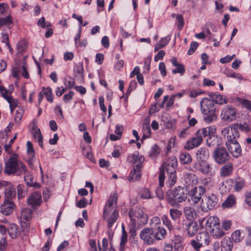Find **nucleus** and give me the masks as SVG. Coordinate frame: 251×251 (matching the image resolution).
<instances>
[{"instance_id":"473e14b6","label":"nucleus","mask_w":251,"mask_h":251,"mask_svg":"<svg viewBox=\"0 0 251 251\" xmlns=\"http://www.w3.org/2000/svg\"><path fill=\"white\" fill-rule=\"evenodd\" d=\"M141 169L136 170L135 168H133L131 170L130 175L128 177V180L129 181L138 180L141 177V174L140 173V170Z\"/></svg>"},{"instance_id":"4d7b16f0","label":"nucleus","mask_w":251,"mask_h":251,"mask_svg":"<svg viewBox=\"0 0 251 251\" xmlns=\"http://www.w3.org/2000/svg\"><path fill=\"white\" fill-rule=\"evenodd\" d=\"M161 224V220L160 219L157 217V216H154L153 217L150 221V225L151 226V227H153V226H156V227L157 226H160Z\"/></svg>"},{"instance_id":"680f3d73","label":"nucleus","mask_w":251,"mask_h":251,"mask_svg":"<svg viewBox=\"0 0 251 251\" xmlns=\"http://www.w3.org/2000/svg\"><path fill=\"white\" fill-rule=\"evenodd\" d=\"M27 152L30 155V157L34 156V150L33 148L32 143L30 141H27L26 143Z\"/></svg>"},{"instance_id":"7c9ffc66","label":"nucleus","mask_w":251,"mask_h":251,"mask_svg":"<svg viewBox=\"0 0 251 251\" xmlns=\"http://www.w3.org/2000/svg\"><path fill=\"white\" fill-rule=\"evenodd\" d=\"M153 229L154 230V234L156 240H161L165 238L167 231L163 227L157 226L156 228H153Z\"/></svg>"},{"instance_id":"e433bc0d","label":"nucleus","mask_w":251,"mask_h":251,"mask_svg":"<svg viewBox=\"0 0 251 251\" xmlns=\"http://www.w3.org/2000/svg\"><path fill=\"white\" fill-rule=\"evenodd\" d=\"M226 127L234 128L236 129L237 131H238V129L245 132H249L251 130L250 126L246 123L243 124H236L231 126H226Z\"/></svg>"},{"instance_id":"c85d7f7f","label":"nucleus","mask_w":251,"mask_h":251,"mask_svg":"<svg viewBox=\"0 0 251 251\" xmlns=\"http://www.w3.org/2000/svg\"><path fill=\"white\" fill-rule=\"evenodd\" d=\"M206 144L209 147L218 146L221 145V142L220 138L215 134H212L206 139Z\"/></svg>"},{"instance_id":"f3484780","label":"nucleus","mask_w":251,"mask_h":251,"mask_svg":"<svg viewBox=\"0 0 251 251\" xmlns=\"http://www.w3.org/2000/svg\"><path fill=\"white\" fill-rule=\"evenodd\" d=\"M202 141V137L196 134V136L190 138L187 141L184 146V148L186 150H190L199 147L201 144Z\"/></svg>"},{"instance_id":"6e6d98bb","label":"nucleus","mask_w":251,"mask_h":251,"mask_svg":"<svg viewBox=\"0 0 251 251\" xmlns=\"http://www.w3.org/2000/svg\"><path fill=\"white\" fill-rule=\"evenodd\" d=\"M195 177V176L193 174H190L188 176V177L186 178V183L187 184V187L190 186L191 185L193 186L196 183V180H194Z\"/></svg>"},{"instance_id":"c756f323","label":"nucleus","mask_w":251,"mask_h":251,"mask_svg":"<svg viewBox=\"0 0 251 251\" xmlns=\"http://www.w3.org/2000/svg\"><path fill=\"white\" fill-rule=\"evenodd\" d=\"M210 233L211 235L215 238H220L225 234V233L221 226L220 224H218L217 226H216L211 229L210 230Z\"/></svg>"},{"instance_id":"79ce46f5","label":"nucleus","mask_w":251,"mask_h":251,"mask_svg":"<svg viewBox=\"0 0 251 251\" xmlns=\"http://www.w3.org/2000/svg\"><path fill=\"white\" fill-rule=\"evenodd\" d=\"M32 211L29 208H25L22 210L21 218L26 221H28L32 217Z\"/></svg>"},{"instance_id":"6ab92c4d","label":"nucleus","mask_w":251,"mask_h":251,"mask_svg":"<svg viewBox=\"0 0 251 251\" xmlns=\"http://www.w3.org/2000/svg\"><path fill=\"white\" fill-rule=\"evenodd\" d=\"M14 208V203L7 200H5L3 204L0 206V212L4 215H8L10 214Z\"/></svg>"},{"instance_id":"37998d69","label":"nucleus","mask_w":251,"mask_h":251,"mask_svg":"<svg viewBox=\"0 0 251 251\" xmlns=\"http://www.w3.org/2000/svg\"><path fill=\"white\" fill-rule=\"evenodd\" d=\"M140 197L144 199H151L154 197L153 193L150 189H142L139 192Z\"/></svg>"},{"instance_id":"4c0bfd02","label":"nucleus","mask_w":251,"mask_h":251,"mask_svg":"<svg viewBox=\"0 0 251 251\" xmlns=\"http://www.w3.org/2000/svg\"><path fill=\"white\" fill-rule=\"evenodd\" d=\"M25 181L29 187H39L40 184L33 181V177L31 175H26L24 176Z\"/></svg>"},{"instance_id":"e2e57ef3","label":"nucleus","mask_w":251,"mask_h":251,"mask_svg":"<svg viewBox=\"0 0 251 251\" xmlns=\"http://www.w3.org/2000/svg\"><path fill=\"white\" fill-rule=\"evenodd\" d=\"M129 225L131 226V227L129 229V233L131 234V236H134L136 234V230L137 229L140 228L143 226H138V225H132L131 224V222L129 223Z\"/></svg>"},{"instance_id":"a878e982","label":"nucleus","mask_w":251,"mask_h":251,"mask_svg":"<svg viewBox=\"0 0 251 251\" xmlns=\"http://www.w3.org/2000/svg\"><path fill=\"white\" fill-rule=\"evenodd\" d=\"M233 244L229 237H225L221 241V251H231Z\"/></svg>"},{"instance_id":"2eb2a0df","label":"nucleus","mask_w":251,"mask_h":251,"mask_svg":"<svg viewBox=\"0 0 251 251\" xmlns=\"http://www.w3.org/2000/svg\"><path fill=\"white\" fill-rule=\"evenodd\" d=\"M225 188L234 187V188H242L246 186L245 181L241 177L236 178L235 180L228 179L223 183Z\"/></svg>"},{"instance_id":"ea45409f","label":"nucleus","mask_w":251,"mask_h":251,"mask_svg":"<svg viewBox=\"0 0 251 251\" xmlns=\"http://www.w3.org/2000/svg\"><path fill=\"white\" fill-rule=\"evenodd\" d=\"M169 214L173 221H176L180 219L182 212L176 208H171L169 210Z\"/></svg>"},{"instance_id":"49530a36","label":"nucleus","mask_w":251,"mask_h":251,"mask_svg":"<svg viewBox=\"0 0 251 251\" xmlns=\"http://www.w3.org/2000/svg\"><path fill=\"white\" fill-rule=\"evenodd\" d=\"M237 101L242 106L251 111V101L248 100L238 98Z\"/></svg>"},{"instance_id":"a211bd4d","label":"nucleus","mask_w":251,"mask_h":251,"mask_svg":"<svg viewBox=\"0 0 251 251\" xmlns=\"http://www.w3.org/2000/svg\"><path fill=\"white\" fill-rule=\"evenodd\" d=\"M200 106L202 113H207L211 111H215L214 103L207 98H203L201 100Z\"/></svg>"},{"instance_id":"09e8293b","label":"nucleus","mask_w":251,"mask_h":251,"mask_svg":"<svg viewBox=\"0 0 251 251\" xmlns=\"http://www.w3.org/2000/svg\"><path fill=\"white\" fill-rule=\"evenodd\" d=\"M42 92L44 95L46 96V99L48 101L52 102L53 101V98L52 96V90L50 88L48 87L47 89L43 88Z\"/></svg>"},{"instance_id":"5fc2aeb1","label":"nucleus","mask_w":251,"mask_h":251,"mask_svg":"<svg viewBox=\"0 0 251 251\" xmlns=\"http://www.w3.org/2000/svg\"><path fill=\"white\" fill-rule=\"evenodd\" d=\"M185 71V69L184 65L182 64H179L176 66V69L172 71V73L174 74L179 73L181 75H182L184 74Z\"/></svg>"},{"instance_id":"5701e85b","label":"nucleus","mask_w":251,"mask_h":251,"mask_svg":"<svg viewBox=\"0 0 251 251\" xmlns=\"http://www.w3.org/2000/svg\"><path fill=\"white\" fill-rule=\"evenodd\" d=\"M21 231L20 227L15 224H11L7 227V232L12 239L16 238L20 234Z\"/></svg>"},{"instance_id":"aec40b11","label":"nucleus","mask_w":251,"mask_h":251,"mask_svg":"<svg viewBox=\"0 0 251 251\" xmlns=\"http://www.w3.org/2000/svg\"><path fill=\"white\" fill-rule=\"evenodd\" d=\"M32 125L33 126L31 128V132L33 134V136L35 139L37 141L39 145L41 148H43V137L41 134L40 129L38 128L36 123H35V121H33Z\"/></svg>"},{"instance_id":"de8ad7c7","label":"nucleus","mask_w":251,"mask_h":251,"mask_svg":"<svg viewBox=\"0 0 251 251\" xmlns=\"http://www.w3.org/2000/svg\"><path fill=\"white\" fill-rule=\"evenodd\" d=\"M235 202V198L233 195H230L223 202V206L224 207H230Z\"/></svg>"},{"instance_id":"f03ea898","label":"nucleus","mask_w":251,"mask_h":251,"mask_svg":"<svg viewBox=\"0 0 251 251\" xmlns=\"http://www.w3.org/2000/svg\"><path fill=\"white\" fill-rule=\"evenodd\" d=\"M177 160L176 157H171L165 163L162 165V169L160 170L159 175V183L161 187L164 186L165 178V171L169 175L168 179L166 182L167 186L171 187L174 185L176 179V174Z\"/></svg>"},{"instance_id":"0eeeda50","label":"nucleus","mask_w":251,"mask_h":251,"mask_svg":"<svg viewBox=\"0 0 251 251\" xmlns=\"http://www.w3.org/2000/svg\"><path fill=\"white\" fill-rule=\"evenodd\" d=\"M166 194L170 201L177 202H181L187 199V189H169Z\"/></svg>"},{"instance_id":"338daca9","label":"nucleus","mask_w":251,"mask_h":251,"mask_svg":"<svg viewBox=\"0 0 251 251\" xmlns=\"http://www.w3.org/2000/svg\"><path fill=\"white\" fill-rule=\"evenodd\" d=\"M151 58V56H148L146 58L144 62V72L148 73L150 71V64Z\"/></svg>"},{"instance_id":"423d86ee","label":"nucleus","mask_w":251,"mask_h":251,"mask_svg":"<svg viewBox=\"0 0 251 251\" xmlns=\"http://www.w3.org/2000/svg\"><path fill=\"white\" fill-rule=\"evenodd\" d=\"M194 171L200 172L205 175L212 176L215 170L213 165L206 161H197L193 165Z\"/></svg>"},{"instance_id":"ddd939ff","label":"nucleus","mask_w":251,"mask_h":251,"mask_svg":"<svg viewBox=\"0 0 251 251\" xmlns=\"http://www.w3.org/2000/svg\"><path fill=\"white\" fill-rule=\"evenodd\" d=\"M145 160V158L143 156H139V152L136 151H134L132 154L128 156L127 161L132 164L137 163L136 165L134 166L136 170L141 169L142 167V163Z\"/></svg>"},{"instance_id":"2f4dec72","label":"nucleus","mask_w":251,"mask_h":251,"mask_svg":"<svg viewBox=\"0 0 251 251\" xmlns=\"http://www.w3.org/2000/svg\"><path fill=\"white\" fill-rule=\"evenodd\" d=\"M219 220L216 216H212L206 220L205 223L206 228L209 227L210 229L219 224Z\"/></svg>"},{"instance_id":"c03bdc74","label":"nucleus","mask_w":251,"mask_h":251,"mask_svg":"<svg viewBox=\"0 0 251 251\" xmlns=\"http://www.w3.org/2000/svg\"><path fill=\"white\" fill-rule=\"evenodd\" d=\"M159 153L160 150L159 147L156 145H154L150 151L149 154L151 158L154 159L158 155Z\"/></svg>"},{"instance_id":"bb28decb","label":"nucleus","mask_w":251,"mask_h":251,"mask_svg":"<svg viewBox=\"0 0 251 251\" xmlns=\"http://www.w3.org/2000/svg\"><path fill=\"white\" fill-rule=\"evenodd\" d=\"M209 156V151L205 148L199 149L196 153L197 161H206V160L208 158Z\"/></svg>"},{"instance_id":"13d9d810","label":"nucleus","mask_w":251,"mask_h":251,"mask_svg":"<svg viewBox=\"0 0 251 251\" xmlns=\"http://www.w3.org/2000/svg\"><path fill=\"white\" fill-rule=\"evenodd\" d=\"M12 20L10 16H8L5 18H0V28L1 26L11 24Z\"/></svg>"},{"instance_id":"c9c22d12","label":"nucleus","mask_w":251,"mask_h":251,"mask_svg":"<svg viewBox=\"0 0 251 251\" xmlns=\"http://www.w3.org/2000/svg\"><path fill=\"white\" fill-rule=\"evenodd\" d=\"M203 114L205 115L203 120L206 123H211L217 119L215 111H211V112H208L207 113Z\"/></svg>"},{"instance_id":"9d476101","label":"nucleus","mask_w":251,"mask_h":251,"mask_svg":"<svg viewBox=\"0 0 251 251\" xmlns=\"http://www.w3.org/2000/svg\"><path fill=\"white\" fill-rule=\"evenodd\" d=\"M153 227H146L142 229L140 233V237L148 245H152L156 241Z\"/></svg>"},{"instance_id":"7ed1b4c3","label":"nucleus","mask_w":251,"mask_h":251,"mask_svg":"<svg viewBox=\"0 0 251 251\" xmlns=\"http://www.w3.org/2000/svg\"><path fill=\"white\" fill-rule=\"evenodd\" d=\"M4 173L8 176H20L27 172L25 165L18 159V155L14 154L5 161Z\"/></svg>"},{"instance_id":"72a5a7b5","label":"nucleus","mask_w":251,"mask_h":251,"mask_svg":"<svg viewBox=\"0 0 251 251\" xmlns=\"http://www.w3.org/2000/svg\"><path fill=\"white\" fill-rule=\"evenodd\" d=\"M245 234L243 231L237 230L235 231L231 235L232 240L235 243H239L244 238Z\"/></svg>"},{"instance_id":"69168bd1","label":"nucleus","mask_w":251,"mask_h":251,"mask_svg":"<svg viewBox=\"0 0 251 251\" xmlns=\"http://www.w3.org/2000/svg\"><path fill=\"white\" fill-rule=\"evenodd\" d=\"M127 241V233H122L121 238V242H120V248L121 249H124L125 244L126 243Z\"/></svg>"},{"instance_id":"393cba45","label":"nucleus","mask_w":251,"mask_h":251,"mask_svg":"<svg viewBox=\"0 0 251 251\" xmlns=\"http://www.w3.org/2000/svg\"><path fill=\"white\" fill-rule=\"evenodd\" d=\"M174 251H183L184 245L182 242V237L180 235H175L172 241Z\"/></svg>"},{"instance_id":"39448f33","label":"nucleus","mask_w":251,"mask_h":251,"mask_svg":"<svg viewBox=\"0 0 251 251\" xmlns=\"http://www.w3.org/2000/svg\"><path fill=\"white\" fill-rule=\"evenodd\" d=\"M128 216L132 225L144 226L148 221V215L144 212L143 208L135 207L130 209Z\"/></svg>"},{"instance_id":"20e7f679","label":"nucleus","mask_w":251,"mask_h":251,"mask_svg":"<svg viewBox=\"0 0 251 251\" xmlns=\"http://www.w3.org/2000/svg\"><path fill=\"white\" fill-rule=\"evenodd\" d=\"M118 194L114 193L111 194L103 209V216L108 223V228L110 229L116 222L119 216V212L115 209L117 204Z\"/></svg>"},{"instance_id":"6e6552de","label":"nucleus","mask_w":251,"mask_h":251,"mask_svg":"<svg viewBox=\"0 0 251 251\" xmlns=\"http://www.w3.org/2000/svg\"><path fill=\"white\" fill-rule=\"evenodd\" d=\"M181 225L182 229L189 237L194 236L199 231V226L196 221L182 220Z\"/></svg>"},{"instance_id":"a18cd8bd","label":"nucleus","mask_w":251,"mask_h":251,"mask_svg":"<svg viewBox=\"0 0 251 251\" xmlns=\"http://www.w3.org/2000/svg\"><path fill=\"white\" fill-rule=\"evenodd\" d=\"M6 100L9 103L10 110L12 113L13 112V110L16 107L18 108V107H19L18 100L13 99L11 97H7Z\"/></svg>"},{"instance_id":"052dcab7","label":"nucleus","mask_w":251,"mask_h":251,"mask_svg":"<svg viewBox=\"0 0 251 251\" xmlns=\"http://www.w3.org/2000/svg\"><path fill=\"white\" fill-rule=\"evenodd\" d=\"M198 47V43L197 42H192L187 51L188 55L192 54Z\"/></svg>"},{"instance_id":"4be33fe9","label":"nucleus","mask_w":251,"mask_h":251,"mask_svg":"<svg viewBox=\"0 0 251 251\" xmlns=\"http://www.w3.org/2000/svg\"><path fill=\"white\" fill-rule=\"evenodd\" d=\"M183 213L185 217L184 220L194 221L197 216L195 209L191 206H186L184 207Z\"/></svg>"},{"instance_id":"4468645a","label":"nucleus","mask_w":251,"mask_h":251,"mask_svg":"<svg viewBox=\"0 0 251 251\" xmlns=\"http://www.w3.org/2000/svg\"><path fill=\"white\" fill-rule=\"evenodd\" d=\"M42 202V196L40 193L34 192L31 194L27 200L28 205L33 208H36L39 206Z\"/></svg>"},{"instance_id":"864d4df0","label":"nucleus","mask_w":251,"mask_h":251,"mask_svg":"<svg viewBox=\"0 0 251 251\" xmlns=\"http://www.w3.org/2000/svg\"><path fill=\"white\" fill-rule=\"evenodd\" d=\"M16 48L19 52L21 53L24 52L26 50V45L25 43L23 41L19 42L17 45Z\"/></svg>"},{"instance_id":"f704fd0d","label":"nucleus","mask_w":251,"mask_h":251,"mask_svg":"<svg viewBox=\"0 0 251 251\" xmlns=\"http://www.w3.org/2000/svg\"><path fill=\"white\" fill-rule=\"evenodd\" d=\"M161 220L163 225H164L170 231L174 229V226L169 218L167 215L164 214L161 217Z\"/></svg>"},{"instance_id":"cd10ccee","label":"nucleus","mask_w":251,"mask_h":251,"mask_svg":"<svg viewBox=\"0 0 251 251\" xmlns=\"http://www.w3.org/2000/svg\"><path fill=\"white\" fill-rule=\"evenodd\" d=\"M196 239L203 246L208 245L210 241V237L208 233L200 232L196 236Z\"/></svg>"},{"instance_id":"b1692460","label":"nucleus","mask_w":251,"mask_h":251,"mask_svg":"<svg viewBox=\"0 0 251 251\" xmlns=\"http://www.w3.org/2000/svg\"><path fill=\"white\" fill-rule=\"evenodd\" d=\"M216 132V128L212 126H208L206 127L202 128L199 130H198L196 132V134L198 136H200L202 137L208 136L209 137L212 134H215Z\"/></svg>"},{"instance_id":"dca6fc26","label":"nucleus","mask_w":251,"mask_h":251,"mask_svg":"<svg viewBox=\"0 0 251 251\" xmlns=\"http://www.w3.org/2000/svg\"><path fill=\"white\" fill-rule=\"evenodd\" d=\"M204 201L207 207H205L204 205H201V208L203 211H207L209 210L213 209L216 206L218 199L215 194H212L210 196H207Z\"/></svg>"},{"instance_id":"f8f14e48","label":"nucleus","mask_w":251,"mask_h":251,"mask_svg":"<svg viewBox=\"0 0 251 251\" xmlns=\"http://www.w3.org/2000/svg\"><path fill=\"white\" fill-rule=\"evenodd\" d=\"M205 192V189H187L188 200L190 203L196 204L200 201Z\"/></svg>"},{"instance_id":"3c124183","label":"nucleus","mask_w":251,"mask_h":251,"mask_svg":"<svg viewBox=\"0 0 251 251\" xmlns=\"http://www.w3.org/2000/svg\"><path fill=\"white\" fill-rule=\"evenodd\" d=\"M23 109L21 107H18V109H17L15 116V121L16 123L19 124L20 123L23 117Z\"/></svg>"},{"instance_id":"58836bf2","label":"nucleus","mask_w":251,"mask_h":251,"mask_svg":"<svg viewBox=\"0 0 251 251\" xmlns=\"http://www.w3.org/2000/svg\"><path fill=\"white\" fill-rule=\"evenodd\" d=\"M179 160L183 164H187L192 162V159L190 154L187 152H182L179 155Z\"/></svg>"},{"instance_id":"412c9836","label":"nucleus","mask_w":251,"mask_h":251,"mask_svg":"<svg viewBox=\"0 0 251 251\" xmlns=\"http://www.w3.org/2000/svg\"><path fill=\"white\" fill-rule=\"evenodd\" d=\"M208 95L211 98L212 101L217 104H223L228 102V99L226 97H224L220 94L210 92L208 94Z\"/></svg>"},{"instance_id":"1a4fd4ad","label":"nucleus","mask_w":251,"mask_h":251,"mask_svg":"<svg viewBox=\"0 0 251 251\" xmlns=\"http://www.w3.org/2000/svg\"><path fill=\"white\" fill-rule=\"evenodd\" d=\"M236 109L231 105L225 106L221 113V119L225 121H233L236 118Z\"/></svg>"},{"instance_id":"774afa93","label":"nucleus","mask_w":251,"mask_h":251,"mask_svg":"<svg viewBox=\"0 0 251 251\" xmlns=\"http://www.w3.org/2000/svg\"><path fill=\"white\" fill-rule=\"evenodd\" d=\"M7 246L6 237H2L0 240V251H5Z\"/></svg>"},{"instance_id":"8fccbe9b","label":"nucleus","mask_w":251,"mask_h":251,"mask_svg":"<svg viewBox=\"0 0 251 251\" xmlns=\"http://www.w3.org/2000/svg\"><path fill=\"white\" fill-rule=\"evenodd\" d=\"M16 189H5L4 196L5 200L12 199L16 197Z\"/></svg>"},{"instance_id":"bf43d9fd","label":"nucleus","mask_w":251,"mask_h":251,"mask_svg":"<svg viewBox=\"0 0 251 251\" xmlns=\"http://www.w3.org/2000/svg\"><path fill=\"white\" fill-rule=\"evenodd\" d=\"M176 20L177 21V25L178 28L179 30H181L184 24L182 15L180 14H177L176 15Z\"/></svg>"},{"instance_id":"9b49d317","label":"nucleus","mask_w":251,"mask_h":251,"mask_svg":"<svg viewBox=\"0 0 251 251\" xmlns=\"http://www.w3.org/2000/svg\"><path fill=\"white\" fill-rule=\"evenodd\" d=\"M230 155L224 147L217 148L214 152L213 157L215 161L218 164H223L230 158Z\"/></svg>"},{"instance_id":"f257e3e1","label":"nucleus","mask_w":251,"mask_h":251,"mask_svg":"<svg viewBox=\"0 0 251 251\" xmlns=\"http://www.w3.org/2000/svg\"><path fill=\"white\" fill-rule=\"evenodd\" d=\"M221 134L225 140L227 150L232 156L238 158L241 155L242 149L237 140L239 133L234 128L224 127L221 130Z\"/></svg>"},{"instance_id":"0e129e2a","label":"nucleus","mask_w":251,"mask_h":251,"mask_svg":"<svg viewBox=\"0 0 251 251\" xmlns=\"http://www.w3.org/2000/svg\"><path fill=\"white\" fill-rule=\"evenodd\" d=\"M64 85L68 88H72L74 87L75 84V81L74 79L71 77L69 78H65Z\"/></svg>"},{"instance_id":"a19ab883","label":"nucleus","mask_w":251,"mask_h":251,"mask_svg":"<svg viewBox=\"0 0 251 251\" xmlns=\"http://www.w3.org/2000/svg\"><path fill=\"white\" fill-rule=\"evenodd\" d=\"M233 170V166L231 164H227L223 166L221 170V176H229Z\"/></svg>"},{"instance_id":"603ef678","label":"nucleus","mask_w":251,"mask_h":251,"mask_svg":"<svg viewBox=\"0 0 251 251\" xmlns=\"http://www.w3.org/2000/svg\"><path fill=\"white\" fill-rule=\"evenodd\" d=\"M190 127L187 126L185 128L178 132L177 135L180 138H184L190 135Z\"/></svg>"}]
</instances>
